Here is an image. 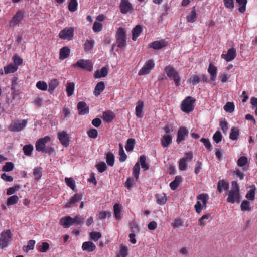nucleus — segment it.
Wrapping results in <instances>:
<instances>
[{"mask_svg":"<svg viewBox=\"0 0 257 257\" xmlns=\"http://www.w3.org/2000/svg\"><path fill=\"white\" fill-rule=\"evenodd\" d=\"M116 41L117 47L120 48L125 47L126 44V35L125 29L119 27L116 33Z\"/></svg>","mask_w":257,"mask_h":257,"instance_id":"2","label":"nucleus"},{"mask_svg":"<svg viewBox=\"0 0 257 257\" xmlns=\"http://www.w3.org/2000/svg\"><path fill=\"white\" fill-rule=\"evenodd\" d=\"M84 221V218L80 215H77L74 218L69 216L61 218L59 223L64 228H68L72 225H81Z\"/></svg>","mask_w":257,"mask_h":257,"instance_id":"1","label":"nucleus"},{"mask_svg":"<svg viewBox=\"0 0 257 257\" xmlns=\"http://www.w3.org/2000/svg\"><path fill=\"white\" fill-rule=\"evenodd\" d=\"M33 149V146L31 144H28L23 147V150L25 155L30 156L32 154Z\"/></svg>","mask_w":257,"mask_h":257,"instance_id":"44","label":"nucleus"},{"mask_svg":"<svg viewBox=\"0 0 257 257\" xmlns=\"http://www.w3.org/2000/svg\"><path fill=\"white\" fill-rule=\"evenodd\" d=\"M188 135V131L185 127H181L178 129L176 142L179 144L181 142L183 141L185 137Z\"/></svg>","mask_w":257,"mask_h":257,"instance_id":"16","label":"nucleus"},{"mask_svg":"<svg viewBox=\"0 0 257 257\" xmlns=\"http://www.w3.org/2000/svg\"><path fill=\"white\" fill-rule=\"evenodd\" d=\"M65 181L66 185L71 188L74 192H77L75 187V181L72 178H65Z\"/></svg>","mask_w":257,"mask_h":257,"instance_id":"41","label":"nucleus"},{"mask_svg":"<svg viewBox=\"0 0 257 257\" xmlns=\"http://www.w3.org/2000/svg\"><path fill=\"white\" fill-rule=\"evenodd\" d=\"M114 155L110 152H109L106 154V162L108 166L112 167L114 164Z\"/></svg>","mask_w":257,"mask_h":257,"instance_id":"30","label":"nucleus"},{"mask_svg":"<svg viewBox=\"0 0 257 257\" xmlns=\"http://www.w3.org/2000/svg\"><path fill=\"white\" fill-rule=\"evenodd\" d=\"M96 247L95 245L92 242L86 241L84 242L82 245V249L83 250L87 251L88 252L93 251Z\"/></svg>","mask_w":257,"mask_h":257,"instance_id":"25","label":"nucleus"},{"mask_svg":"<svg viewBox=\"0 0 257 257\" xmlns=\"http://www.w3.org/2000/svg\"><path fill=\"white\" fill-rule=\"evenodd\" d=\"M196 17L195 7H193L190 13L187 16V20L188 22L193 23L195 21Z\"/></svg>","mask_w":257,"mask_h":257,"instance_id":"35","label":"nucleus"},{"mask_svg":"<svg viewBox=\"0 0 257 257\" xmlns=\"http://www.w3.org/2000/svg\"><path fill=\"white\" fill-rule=\"evenodd\" d=\"M144 107V102L142 101H139L137 103L135 108V114L138 118H141L143 116Z\"/></svg>","mask_w":257,"mask_h":257,"instance_id":"24","label":"nucleus"},{"mask_svg":"<svg viewBox=\"0 0 257 257\" xmlns=\"http://www.w3.org/2000/svg\"><path fill=\"white\" fill-rule=\"evenodd\" d=\"M240 207L242 211H249L251 210L250 204L246 200H244L242 202Z\"/></svg>","mask_w":257,"mask_h":257,"instance_id":"48","label":"nucleus"},{"mask_svg":"<svg viewBox=\"0 0 257 257\" xmlns=\"http://www.w3.org/2000/svg\"><path fill=\"white\" fill-rule=\"evenodd\" d=\"M74 29L73 27H66L60 31L59 37L63 40H71L74 36Z\"/></svg>","mask_w":257,"mask_h":257,"instance_id":"6","label":"nucleus"},{"mask_svg":"<svg viewBox=\"0 0 257 257\" xmlns=\"http://www.w3.org/2000/svg\"><path fill=\"white\" fill-rule=\"evenodd\" d=\"M13 234L10 229L2 232L0 234V249L8 246L11 242Z\"/></svg>","mask_w":257,"mask_h":257,"instance_id":"3","label":"nucleus"},{"mask_svg":"<svg viewBox=\"0 0 257 257\" xmlns=\"http://www.w3.org/2000/svg\"><path fill=\"white\" fill-rule=\"evenodd\" d=\"M92 29L95 32H99L102 29V24L100 22H95Z\"/></svg>","mask_w":257,"mask_h":257,"instance_id":"60","label":"nucleus"},{"mask_svg":"<svg viewBox=\"0 0 257 257\" xmlns=\"http://www.w3.org/2000/svg\"><path fill=\"white\" fill-rule=\"evenodd\" d=\"M70 50L67 46L63 47L59 52V59L63 60L67 58L70 55Z\"/></svg>","mask_w":257,"mask_h":257,"instance_id":"22","label":"nucleus"},{"mask_svg":"<svg viewBox=\"0 0 257 257\" xmlns=\"http://www.w3.org/2000/svg\"><path fill=\"white\" fill-rule=\"evenodd\" d=\"M165 71L169 78L173 79L176 86L180 85V77L179 73L175 70L173 66L171 65L166 66Z\"/></svg>","mask_w":257,"mask_h":257,"instance_id":"4","label":"nucleus"},{"mask_svg":"<svg viewBox=\"0 0 257 257\" xmlns=\"http://www.w3.org/2000/svg\"><path fill=\"white\" fill-rule=\"evenodd\" d=\"M143 30V27L141 25H136L132 30V40L136 41Z\"/></svg>","mask_w":257,"mask_h":257,"instance_id":"21","label":"nucleus"},{"mask_svg":"<svg viewBox=\"0 0 257 257\" xmlns=\"http://www.w3.org/2000/svg\"><path fill=\"white\" fill-rule=\"evenodd\" d=\"M140 165L138 162L136 163L133 168V174L137 180L139 177L140 174Z\"/></svg>","mask_w":257,"mask_h":257,"instance_id":"51","label":"nucleus"},{"mask_svg":"<svg viewBox=\"0 0 257 257\" xmlns=\"http://www.w3.org/2000/svg\"><path fill=\"white\" fill-rule=\"evenodd\" d=\"M42 168L40 167H36L33 170V175L36 180H39L42 176Z\"/></svg>","mask_w":257,"mask_h":257,"instance_id":"49","label":"nucleus"},{"mask_svg":"<svg viewBox=\"0 0 257 257\" xmlns=\"http://www.w3.org/2000/svg\"><path fill=\"white\" fill-rule=\"evenodd\" d=\"M236 49L232 47L228 50L226 54H222L221 58L225 59L227 62L232 61L236 56Z\"/></svg>","mask_w":257,"mask_h":257,"instance_id":"13","label":"nucleus"},{"mask_svg":"<svg viewBox=\"0 0 257 257\" xmlns=\"http://www.w3.org/2000/svg\"><path fill=\"white\" fill-rule=\"evenodd\" d=\"M75 84L74 82H68L67 83L66 90L68 97L72 96L74 93Z\"/></svg>","mask_w":257,"mask_h":257,"instance_id":"33","label":"nucleus"},{"mask_svg":"<svg viewBox=\"0 0 257 257\" xmlns=\"http://www.w3.org/2000/svg\"><path fill=\"white\" fill-rule=\"evenodd\" d=\"M105 84L104 82L101 81L98 82L95 87L93 94L95 96H99L104 90Z\"/></svg>","mask_w":257,"mask_h":257,"instance_id":"26","label":"nucleus"},{"mask_svg":"<svg viewBox=\"0 0 257 257\" xmlns=\"http://www.w3.org/2000/svg\"><path fill=\"white\" fill-rule=\"evenodd\" d=\"M59 81L57 79H53L51 80L49 83V89L48 91L52 94L54 90L58 86Z\"/></svg>","mask_w":257,"mask_h":257,"instance_id":"31","label":"nucleus"},{"mask_svg":"<svg viewBox=\"0 0 257 257\" xmlns=\"http://www.w3.org/2000/svg\"><path fill=\"white\" fill-rule=\"evenodd\" d=\"M146 157L145 155H141L139 158V161L141 167L145 170L149 169V165L146 163Z\"/></svg>","mask_w":257,"mask_h":257,"instance_id":"50","label":"nucleus"},{"mask_svg":"<svg viewBox=\"0 0 257 257\" xmlns=\"http://www.w3.org/2000/svg\"><path fill=\"white\" fill-rule=\"evenodd\" d=\"M36 87L38 89L45 91L47 89V84L43 81H39L36 83Z\"/></svg>","mask_w":257,"mask_h":257,"instance_id":"55","label":"nucleus"},{"mask_svg":"<svg viewBox=\"0 0 257 257\" xmlns=\"http://www.w3.org/2000/svg\"><path fill=\"white\" fill-rule=\"evenodd\" d=\"M114 215L117 220H120L122 218L121 214L122 206L119 203H116L113 206Z\"/></svg>","mask_w":257,"mask_h":257,"instance_id":"27","label":"nucleus"},{"mask_svg":"<svg viewBox=\"0 0 257 257\" xmlns=\"http://www.w3.org/2000/svg\"><path fill=\"white\" fill-rule=\"evenodd\" d=\"M90 236L92 240L96 241L101 237V234L100 232H92L90 233Z\"/></svg>","mask_w":257,"mask_h":257,"instance_id":"61","label":"nucleus"},{"mask_svg":"<svg viewBox=\"0 0 257 257\" xmlns=\"http://www.w3.org/2000/svg\"><path fill=\"white\" fill-rule=\"evenodd\" d=\"M234 105L233 102H228L224 106V109L226 112L231 113L234 110Z\"/></svg>","mask_w":257,"mask_h":257,"instance_id":"54","label":"nucleus"},{"mask_svg":"<svg viewBox=\"0 0 257 257\" xmlns=\"http://www.w3.org/2000/svg\"><path fill=\"white\" fill-rule=\"evenodd\" d=\"M239 6V11L241 13H244L246 10V5L247 2V0H236Z\"/></svg>","mask_w":257,"mask_h":257,"instance_id":"42","label":"nucleus"},{"mask_svg":"<svg viewBox=\"0 0 257 257\" xmlns=\"http://www.w3.org/2000/svg\"><path fill=\"white\" fill-rule=\"evenodd\" d=\"M247 163V158L245 156L240 157L237 160V165L240 167L244 166Z\"/></svg>","mask_w":257,"mask_h":257,"instance_id":"62","label":"nucleus"},{"mask_svg":"<svg viewBox=\"0 0 257 257\" xmlns=\"http://www.w3.org/2000/svg\"><path fill=\"white\" fill-rule=\"evenodd\" d=\"M35 241L34 240H30L28 242V244L26 246H24L23 249L26 252H28L30 250H33L34 248V245L35 244Z\"/></svg>","mask_w":257,"mask_h":257,"instance_id":"52","label":"nucleus"},{"mask_svg":"<svg viewBox=\"0 0 257 257\" xmlns=\"http://www.w3.org/2000/svg\"><path fill=\"white\" fill-rule=\"evenodd\" d=\"M119 7L122 14H131L134 11L133 6L129 0H121Z\"/></svg>","mask_w":257,"mask_h":257,"instance_id":"7","label":"nucleus"},{"mask_svg":"<svg viewBox=\"0 0 257 257\" xmlns=\"http://www.w3.org/2000/svg\"><path fill=\"white\" fill-rule=\"evenodd\" d=\"M195 99H193L191 96L187 97L181 104V109L182 111L189 113L194 109L193 104Z\"/></svg>","mask_w":257,"mask_h":257,"instance_id":"5","label":"nucleus"},{"mask_svg":"<svg viewBox=\"0 0 257 257\" xmlns=\"http://www.w3.org/2000/svg\"><path fill=\"white\" fill-rule=\"evenodd\" d=\"M157 198V203L160 205H163L166 203L167 201V198L165 194H157L156 195Z\"/></svg>","mask_w":257,"mask_h":257,"instance_id":"46","label":"nucleus"},{"mask_svg":"<svg viewBox=\"0 0 257 257\" xmlns=\"http://www.w3.org/2000/svg\"><path fill=\"white\" fill-rule=\"evenodd\" d=\"M189 81L193 85H196L197 84L201 82L200 78L199 76L197 75H193L190 78Z\"/></svg>","mask_w":257,"mask_h":257,"instance_id":"56","label":"nucleus"},{"mask_svg":"<svg viewBox=\"0 0 257 257\" xmlns=\"http://www.w3.org/2000/svg\"><path fill=\"white\" fill-rule=\"evenodd\" d=\"M50 248V246L47 242H42L41 245L37 246V249L39 252H46Z\"/></svg>","mask_w":257,"mask_h":257,"instance_id":"34","label":"nucleus"},{"mask_svg":"<svg viewBox=\"0 0 257 257\" xmlns=\"http://www.w3.org/2000/svg\"><path fill=\"white\" fill-rule=\"evenodd\" d=\"M15 66H17L20 65L23 63V59L18 55H15L13 57Z\"/></svg>","mask_w":257,"mask_h":257,"instance_id":"64","label":"nucleus"},{"mask_svg":"<svg viewBox=\"0 0 257 257\" xmlns=\"http://www.w3.org/2000/svg\"><path fill=\"white\" fill-rule=\"evenodd\" d=\"M5 74L12 73L16 72L18 69V67L12 64L8 65L4 67Z\"/></svg>","mask_w":257,"mask_h":257,"instance_id":"38","label":"nucleus"},{"mask_svg":"<svg viewBox=\"0 0 257 257\" xmlns=\"http://www.w3.org/2000/svg\"><path fill=\"white\" fill-rule=\"evenodd\" d=\"M222 134L219 131H217L213 136V139L216 143H219L222 140Z\"/></svg>","mask_w":257,"mask_h":257,"instance_id":"59","label":"nucleus"},{"mask_svg":"<svg viewBox=\"0 0 257 257\" xmlns=\"http://www.w3.org/2000/svg\"><path fill=\"white\" fill-rule=\"evenodd\" d=\"M95 166L97 168L98 172L100 173L104 172L107 168L106 164L103 162H100V163L96 165Z\"/></svg>","mask_w":257,"mask_h":257,"instance_id":"58","label":"nucleus"},{"mask_svg":"<svg viewBox=\"0 0 257 257\" xmlns=\"http://www.w3.org/2000/svg\"><path fill=\"white\" fill-rule=\"evenodd\" d=\"M172 226L173 228H178L180 226H183V221L181 219L177 218L174 220V221L172 223Z\"/></svg>","mask_w":257,"mask_h":257,"instance_id":"63","label":"nucleus"},{"mask_svg":"<svg viewBox=\"0 0 257 257\" xmlns=\"http://www.w3.org/2000/svg\"><path fill=\"white\" fill-rule=\"evenodd\" d=\"M128 248L126 245L121 244L117 257H126L128 254Z\"/></svg>","mask_w":257,"mask_h":257,"instance_id":"36","label":"nucleus"},{"mask_svg":"<svg viewBox=\"0 0 257 257\" xmlns=\"http://www.w3.org/2000/svg\"><path fill=\"white\" fill-rule=\"evenodd\" d=\"M108 69L105 67H103L100 70L95 72L94 76L95 78L104 77L107 75Z\"/></svg>","mask_w":257,"mask_h":257,"instance_id":"32","label":"nucleus"},{"mask_svg":"<svg viewBox=\"0 0 257 257\" xmlns=\"http://www.w3.org/2000/svg\"><path fill=\"white\" fill-rule=\"evenodd\" d=\"M78 3L77 0H69L68 9L71 12L76 11L77 9Z\"/></svg>","mask_w":257,"mask_h":257,"instance_id":"45","label":"nucleus"},{"mask_svg":"<svg viewBox=\"0 0 257 257\" xmlns=\"http://www.w3.org/2000/svg\"><path fill=\"white\" fill-rule=\"evenodd\" d=\"M229 188V184L224 180H220L217 183V190L219 192H222L223 190H226Z\"/></svg>","mask_w":257,"mask_h":257,"instance_id":"29","label":"nucleus"},{"mask_svg":"<svg viewBox=\"0 0 257 257\" xmlns=\"http://www.w3.org/2000/svg\"><path fill=\"white\" fill-rule=\"evenodd\" d=\"M14 168V164L11 162H6L2 168V170L4 172H10L13 170Z\"/></svg>","mask_w":257,"mask_h":257,"instance_id":"47","label":"nucleus"},{"mask_svg":"<svg viewBox=\"0 0 257 257\" xmlns=\"http://www.w3.org/2000/svg\"><path fill=\"white\" fill-rule=\"evenodd\" d=\"M208 72L210 74V80L212 81H214L217 75L216 67L210 64L208 67Z\"/></svg>","mask_w":257,"mask_h":257,"instance_id":"28","label":"nucleus"},{"mask_svg":"<svg viewBox=\"0 0 257 257\" xmlns=\"http://www.w3.org/2000/svg\"><path fill=\"white\" fill-rule=\"evenodd\" d=\"M172 141V137L170 134H165L161 140V145L163 147H168Z\"/></svg>","mask_w":257,"mask_h":257,"instance_id":"23","label":"nucleus"},{"mask_svg":"<svg viewBox=\"0 0 257 257\" xmlns=\"http://www.w3.org/2000/svg\"><path fill=\"white\" fill-rule=\"evenodd\" d=\"M58 138L63 147H67L69 145L68 134L64 131L58 133Z\"/></svg>","mask_w":257,"mask_h":257,"instance_id":"14","label":"nucleus"},{"mask_svg":"<svg viewBox=\"0 0 257 257\" xmlns=\"http://www.w3.org/2000/svg\"><path fill=\"white\" fill-rule=\"evenodd\" d=\"M19 200V198L16 195H13L9 197L7 199V204L8 206H10L16 204Z\"/></svg>","mask_w":257,"mask_h":257,"instance_id":"53","label":"nucleus"},{"mask_svg":"<svg viewBox=\"0 0 257 257\" xmlns=\"http://www.w3.org/2000/svg\"><path fill=\"white\" fill-rule=\"evenodd\" d=\"M102 116L103 119L105 122L110 123L115 117V114L111 110H107L103 112Z\"/></svg>","mask_w":257,"mask_h":257,"instance_id":"19","label":"nucleus"},{"mask_svg":"<svg viewBox=\"0 0 257 257\" xmlns=\"http://www.w3.org/2000/svg\"><path fill=\"white\" fill-rule=\"evenodd\" d=\"M94 41L93 40H87L84 44V49L85 52H88L92 50Z\"/></svg>","mask_w":257,"mask_h":257,"instance_id":"40","label":"nucleus"},{"mask_svg":"<svg viewBox=\"0 0 257 257\" xmlns=\"http://www.w3.org/2000/svg\"><path fill=\"white\" fill-rule=\"evenodd\" d=\"M88 136L92 139H95L98 137V131L94 128H90L88 132Z\"/></svg>","mask_w":257,"mask_h":257,"instance_id":"57","label":"nucleus"},{"mask_svg":"<svg viewBox=\"0 0 257 257\" xmlns=\"http://www.w3.org/2000/svg\"><path fill=\"white\" fill-rule=\"evenodd\" d=\"M227 195L228 197L226 200L227 202L233 204L235 202L237 203L240 202V195L239 191L230 190L228 191Z\"/></svg>","mask_w":257,"mask_h":257,"instance_id":"11","label":"nucleus"},{"mask_svg":"<svg viewBox=\"0 0 257 257\" xmlns=\"http://www.w3.org/2000/svg\"><path fill=\"white\" fill-rule=\"evenodd\" d=\"M252 187L253 188V189H250L249 190L246 195V198L250 201H253L255 199V187L254 185L252 186Z\"/></svg>","mask_w":257,"mask_h":257,"instance_id":"43","label":"nucleus"},{"mask_svg":"<svg viewBox=\"0 0 257 257\" xmlns=\"http://www.w3.org/2000/svg\"><path fill=\"white\" fill-rule=\"evenodd\" d=\"M135 144V140L134 139L130 138L128 139L126 141V144L125 145V150L127 152L132 151L134 147Z\"/></svg>","mask_w":257,"mask_h":257,"instance_id":"39","label":"nucleus"},{"mask_svg":"<svg viewBox=\"0 0 257 257\" xmlns=\"http://www.w3.org/2000/svg\"><path fill=\"white\" fill-rule=\"evenodd\" d=\"M23 13L21 11H18L13 16V18L10 22V25L11 26H14L17 24L19 23L23 19Z\"/></svg>","mask_w":257,"mask_h":257,"instance_id":"20","label":"nucleus"},{"mask_svg":"<svg viewBox=\"0 0 257 257\" xmlns=\"http://www.w3.org/2000/svg\"><path fill=\"white\" fill-rule=\"evenodd\" d=\"M27 120H22L21 121L18 120L13 121L9 126V130L12 132H20L23 130L27 125Z\"/></svg>","mask_w":257,"mask_h":257,"instance_id":"8","label":"nucleus"},{"mask_svg":"<svg viewBox=\"0 0 257 257\" xmlns=\"http://www.w3.org/2000/svg\"><path fill=\"white\" fill-rule=\"evenodd\" d=\"M154 67L155 63L154 61L152 59H150L145 63L142 69L140 70L138 72V75L142 76L149 74Z\"/></svg>","mask_w":257,"mask_h":257,"instance_id":"9","label":"nucleus"},{"mask_svg":"<svg viewBox=\"0 0 257 257\" xmlns=\"http://www.w3.org/2000/svg\"><path fill=\"white\" fill-rule=\"evenodd\" d=\"M73 66L88 71H91L93 69V65L89 60L80 59Z\"/></svg>","mask_w":257,"mask_h":257,"instance_id":"10","label":"nucleus"},{"mask_svg":"<svg viewBox=\"0 0 257 257\" xmlns=\"http://www.w3.org/2000/svg\"><path fill=\"white\" fill-rule=\"evenodd\" d=\"M81 199L82 195L81 194H75L70 198L69 201L66 203L65 207L66 208H70L74 206H76V203Z\"/></svg>","mask_w":257,"mask_h":257,"instance_id":"15","label":"nucleus"},{"mask_svg":"<svg viewBox=\"0 0 257 257\" xmlns=\"http://www.w3.org/2000/svg\"><path fill=\"white\" fill-rule=\"evenodd\" d=\"M77 108L79 115H82L89 113V108L87 106L86 103L84 101L79 102L77 104Z\"/></svg>","mask_w":257,"mask_h":257,"instance_id":"18","label":"nucleus"},{"mask_svg":"<svg viewBox=\"0 0 257 257\" xmlns=\"http://www.w3.org/2000/svg\"><path fill=\"white\" fill-rule=\"evenodd\" d=\"M168 44L167 41L164 39L158 41H155L149 44V47L155 50H159L165 47Z\"/></svg>","mask_w":257,"mask_h":257,"instance_id":"17","label":"nucleus"},{"mask_svg":"<svg viewBox=\"0 0 257 257\" xmlns=\"http://www.w3.org/2000/svg\"><path fill=\"white\" fill-rule=\"evenodd\" d=\"M50 141V137L47 136L39 139L36 143V149L38 152H42L47 142Z\"/></svg>","mask_w":257,"mask_h":257,"instance_id":"12","label":"nucleus"},{"mask_svg":"<svg viewBox=\"0 0 257 257\" xmlns=\"http://www.w3.org/2000/svg\"><path fill=\"white\" fill-rule=\"evenodd\" d=\"M239 133V130L237 127H232L231 129L229 138L232 140H236L238 139Z\"/></svg>","mask_w":257,"mask_h":257,"instance_id":"37","label":"nucleus"}]
</instances>
